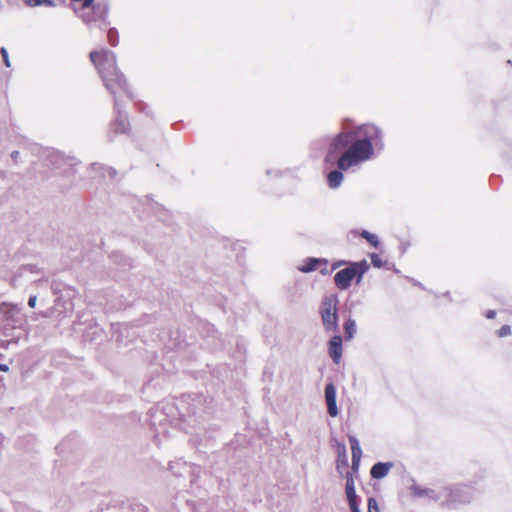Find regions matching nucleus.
<instances>
[{
    "mask_svg": "<svg viewBox=\"0 0 512 512\" xmlns=\"http://www.w3.org/2000/svg\"><path fill=\"white\" fill-rule=\"evenodd\" d=\"M18 157H19V152H18V151H13V152L11 153V158H12L14 161H16V160L18 159Z\"/></svg>",
    "mask_w": 512,
    "mask_h": 512,
    "instance_id": "nucleus-32",
    "label": "nucleus"
},
{
    "mask_svg": "<svg viewBox=\"0 0 512 512\" xmlns=\"http://www.w3.org/2000/svg\"><path fill=\"white\" fill-rule=\"evenodd\" d=\"M497 334L499 337H506L511 334V327L509 325H503L498 331Z\"/></svg>",
    "mask_w": 512,
    "mask_h": 512,
    "instance_id": "nucleus-25",
    "label": "nucleus"
},
{
    "mask_svg": "<svg viewBox=\"0 0 512 512\" xmlns=\"http://www.w3.org/2000/svg\"><path fill=\"white\" fill-rule=\"evenodd\" d=\"M344 331L347 339H352L356 333V322L353 319H348L344 324Z\"/></svg>",
    "mask_w": 512,
    "mask_h": 512,
    "instance_id": "nucleus-18",
    "label": "nucleus"
},
{
    "mask_svg": "<svg viewBox=\"0 0 512 512\" xmlns=\"http://www.w3.org/2000/svg\"><path fill=\"white\" fill-rule=\"evenodd\" d=\"M53 314V309H47L46 311L39 312L40 317L49 318Z\"/></svg>",
    "mask_w": 512,
    "mask_h": 512,
    "instance_id": "nucleus-28",
    "label": "nucleus"
},
{
    "mask_svg": "<svg viewBox=\"0 0 512 512\" xmlns=\"http://www.w3.org/2000/svg\"><path fill=\"white\" fill-rule=\"evenodd\" d=\"M338 298L336 295L325 296L321 302L319 313L323 328L326 332H336L338 330Z\"/></svg>",
    "mask_w": 512,
    "mask_h": 512,
    "instance_id": "nucleus-4",
    "label": "nucleus"
},
{
    "mask_svg": "<svg viewBox=\"0 0 512 512\" xmlns=\"http://www.w3.org/2000/svg\"><path fill=\"white\" fill-rule=\"evenodd\" d=\"M368 512H380V509L378 507V503L375 498L370 497L368 499Z\"/></svg>",
    "mask_w": 512,
    "mask_h": 512,
    "instance_id": "nucleus-22",
    "label": "nucleus"
},
{
    "mask_svg": "<svg viewBox=\"0 0 512 512\" xmlns=\"http://www.w3.org/2000/svg\"><path fill=\"white\" fill-rule=\"evenodd\" d=\"M349 443L352 452V469L353 471H357L360 465L362 450L359 441L355 436H349Z\"/></svg>",
    "mask_w": 512,
    "mask_h": 512,
    "instance_id": "nucleus-13",
    "label": "nucleus"
},
{
    "mask_svg": "<svg viewBox=\"0 0 512 512\" xmlns=\"http://www.w3.org/2000/svg\"><path fill=\"white\" fill-rule=\"evenodd\" d=\"M26 4L28 6H39V5L54 6V1L53 0H26Z\"/></svg>",
    "mask_w": 512,
    "mask_h": 512,
    "instance_id": "nucleus-21",
    "label": "nucleus"
},
{
    "mask_svg": "<svg viewBox=\"0 0 512 512\" xmlns=\"http://www.w3.org/2000/svg\"><path fill=\"white\" fill-rule=\"evenodd\" d=\"M327 264L328 261L326 259L307 258L303 265L299 267V270L303 273H309L316 270L319 266H324L320 271L322 274H328L329 272L326 269Z\"/></svg>",
    "mask_w": 512,
    "mask_h": 512,
    "instance_id": "nucleus-12",
    "label": "nucleus"
},
{
    "mask_svg": "<svg viewBox=\"0 0 512 512\" xmlns=\"http://www.w3.org/2000/svg\"><path fill=\"white\" fill-rule=\"evenodd\" d=\"M82 18H83V20H84L85 22H89V21H90V19L86 18L84 15H82Z\"/></svg>",
    "mask_w": 512,
    "mask_h": 512,
    "instance_id": "nucleus-35",
    "label": "nucleus"
},
{
    "mask_svg": "<svg viewBox=\"0 0 512 512\" xmlns=\"http://www.w3.org/2000/svg\"><path fill=\"white\" fill-rule=\"evenodd\" d=\"M352 121L348 118L341 123V131L332 137L329 143L328 154L345 151L353 141Z\"/></svg>",
    "mask_w": 512,
    "mask_h": 512,
    "instance_id": "nucleus-5",
    "label": "nucleus"
},
{
    "mask_svg": "<svg viewBox=\"0 0 512 512\" xmlns=\"http://www.w3.org/2000/svg\"><path fill=\"white\" fill-rule=\"evenodd\" d=\"M495 316H496V312H495L494 310H489V311H487V313H486V317H487L488 319H493V318H495Z\"/></svg>",
    "mask_w": 512,
    "mask_h": 512,
    "instance_id": "nucleus-30",
    "label": "nucleus"
},
{
    "mask_svg": "<svg viewBox=\"0 0 512 512\" xmlns=\"http://www.w3.org/2000/svg\"><path fill=\"white\" fill-rule=\"evenodd\" d=\"M392 467L393 464L391 462H378L370 470L371 477L373 479H382L387 476Z\"/></svg>",
    "mask_w": 512,
    "mask_h": 512,
    "instance_id": "nucleus-14",
    "label": "nucleus"
},
{
    "mask_svg": "<svg viewBox=\"0 0 512 512\" xmlns=\"http://www.w3.org/2000/svg\"><path fill=\"white\" fill-rule=\"evenodd\" d=\"M266 174H267V176H271L272 174H274L275 176H280V171H278V170L274 171V170L268 169L266 171Z\"/></svg>",
    "mask_w": 512,
    "mask_h": 512,
    "instance_id": "nucleus-29",
    "label": "nucleus"
},
{
    "mask_svg": "<svg viewBox=\"0 0 512 512\" xmlns=\"http://www.w3.org/2000/svg\"><path fill=\"white\" fill-rule=\"evenodd\" d=\"M342 338L334 335L328 342V353L335 364H339L342 357Z\"/></svg>",
    "mask_w": 512,
    "mask_h": 512,
    "instance_id": "nucleus-11",
    "label": "nucleus"
},
{
    "mask_svg": "<svg viewBox=\"0 0 512 512\" xmlns=\"http://www.w3.org/2000/svg\"><path fill=\"white\" fill-rule=\"evenodd\" d=\"M383 149L384 133L379 126L373 123L358 125L353 128V141L338 158L337 166L341 170L360 166L374 159Z\"/></svg>",
    "mask_w": 512,
    "mask_h": 512,
    "instance_id": "nucleus-1",
    "label": "nucleus"
},
{
    "mask_svg": "<svg viewBox=\"0 0 512 512\" xmlns=\"http://www.w3.org/2000/svg\"><path fill=\"white\" fill-rule=\"evenodd\" d=\"M352 266L356 270L357 283H359L365 272L368 270L369 265L365 260H362L360 262H353Z\"/></svg>",
    "mask_w": 512,
    "mask_h": 512,
    "instance_id": "nucleus-17",
    "label": "nucleus"
},
{
    "mask_svg": "<svg viewBox=\"0 0 512 512\" xmlns=\"http://www.w3.org/2000/svg\"><path fill=\"white\" fill-rule=\"evenodd\" d=\"M41 272L32 265L24 266L20 268L11 280L13 287H22L31 283H37L42 281Z\"/></svg>",
    "mask_w": 512,
    "mask_h": 512,
    "instance_id": "nucleus-7",
    "label": "nucleus"
},
{
    "mask_svg": "<svg viewBox=\"0 0 512 512\" xmlns=\"http://www.w3.org/2000/svg\"><path fill=\"white\" fill-rule=\"evenodd\" d=\"M371 263L374 267L381 268L383 266V261L377 254H371Z\"/></svg>",
    "mask_w": 512,
    "mask_h": 512,
    "instance_id": "nucleus-24",
    "label": "nucleus"
},
{
    "mask_svg": "<svg viewBox=\"0 0 512 512\" xmlns=\"http://www.w3.org/2000/svg\"><path fill=\"white\" fill-rule=\"evenodd\" d=\"M112 127L115 130V132H119V133L127 132L128 127H129L127 117L118 111V116H117L115 122L112 124Z\"/></svg>",
    "mask_w": 512,
    "mask_h": 512,
    "instance_id": "nucleus-16",
    "label": "nucleus"
},
{
    "mask_svg": "<svg viewBox=\"0 0 512 512\" xmlns=\"http://www.w3.org/2000/svg\"><path fill=\"white\" fill-rule=\"evenodd\" d=\"M345 264V261H338V262H335L333 265H332V270H335L337 269L338 267L342 266Z\"/></svg>",
    "mask_w": 512,
    "mask_h": 512,
    "instance_id": "nucleus-31",
    "label": "nucleus"
},
{
    "mask_svg": "<svg viewBox=\"0 0 512 512\" xmlns=\"http://www.w3.org/2000/svg\"><path fill=\"white\" fill-rule=\"evenodd\" d=\"M355 277H356V270L352 266V263H351L348 267L338 271L335 274L334 283L338 289L347 290L350 287L351 282Z\"/></svg>",
    "mask_w": 512,
    "mask_h": 512,
    "instance_id": "nucleus-8",
    "label": "nucleus"
},
{
    "mask_svg": "<svg viewBox=\"0 0 512 512\" xmlns=\"http://www.w3.org/2000/svg\"><path fill=\"white\" fill-rule=\"evenodd\" d=\"M0 314L3 316L4 321L11 329L23 328L25 324V316L22 313V308L13 303L2 302L0 304Z\"/></svg>",
    "mask_w": 512,
    "mask_h": 512,
    "instance_id": "nucleus-6",
    "label": "nucleus"
},
{
    "mask_svg": "<svg viewBox=\"0 0 512 512\" xmlns=\"http://www.w3.org/2000/svg\"><path fill=\"white\" fill-rule=\"evenodd\" d=\"M36 303H37V296L36 295L30 296L28 299V306L30 308H35Z\"/></svg>",
    "mask_w": 512,
    "mask_h": 512,
    "instance_id": "nucleus-27",
    "label": "nucleus"
},
{
    "mask_svg": "<svg viewBox=\"0 0 512 512\" xmlns=\"http://www.w3.org/2000/svg\"><path fill=\"white\" fill-rule=\"evenodd\" d=\"M39 317H40L39 312H38V313H33V314L30 316V318H31L32 320H34V321L38 320V318H39Z\"/></svg>",
    "mask_w": 512,
    "mask_h": 512,
    "instance_id": "nucleus-33",
    "label": "nucleus"
},
{
    "mask_svg": "<svg viewBox=\"0 0 512 512\" xmlns=\"http://www.w3.org/2000/svg\"><path fill=\"white\" fill-rule=\"evenodd\" d=\"M413 496L425 498L434 502H441L443 505L452 506L456 504H464L472 499V490L467 486H459L450 488L447 486H439L436 488H425L414 484L410 488Z\"/></svg>",
    "mask_w": 512,
    "mask_h": 512,
    "instance_id": "nucleus-3",
    "label": "nucleus"
},
{
    "mask_svg": "<svg viewBox=\"0 0 512 512\" xmlns=\"http://www.w3.org/2000/svg\"><path fill=\"white\" fill-rule=\"evenodd\" d=\"M345 493L351 512H359L358 496L355 491L354 478L351 473L346 475Z\"/></svg>",
    "mask_w": 512,
    "mask_h": 512,
    "instance_id": "nucleus-9",
    "label": "nucleus"
},
{
    "mask_svg": "<svg viewBox=\"0 0 512 512\" xmlns=\"http://www.w3.org/2000/svg\"><path fill=\"white\" fill-rule=\"evenodd\" d=\"M337 168V170H333L327 175L328 186L332 189L340 187L344 178L342 173L343 170H341L338 166Z\"/></svg>",
    "mask_w": 512,
    "mask_h": 512,
    "instance_id": "nucleus-15",
    "label": "nucleus"
},
{
    "mask_svg": "<svg viewBox=\"0 0 512 512\" xmlns=\"http://www.w3.org/2000/svg\"><path fill=\"white\" fill-rule=\"evenodd\" d=\"M0 53H1V56L3 58V62L5 64L6 67H10L11 64H10V59H9V55H8V51L6 48L2 47L0 49Z\"/></svg>",
    "mask_w": 512,
    "mask_h": 512,
    "instance_id": "nucleus-26",
    "label": "nucleus"
},
{
    "mask_svg": "<svg viewBox=\"0 0 512 512\" xmlns=\"http://www.w3.org/2000/svg\"><path fill=\"white\" fill-rule=\"evenodd\" d=\"M0 371H4V372L8 371V366L5 364H0Z\"/></svg>",
    "mask_w": 512,
    "mask_h": 512,
    "instance_id": "nucleus-34",
    "label": "nucleus"
},
{
    "mask_svg": "<svg viewBox=\"0 0 512 512\" xmlns=\"http://www.w3.org/2000/svg\"><path fill=\"white\" fill-rule=\"evenodd\" d=\"M108 40L112 46L117 45L118 37H117V31L115 29H110L108 31Z\"/></svg>",
    "mask_w": 512,
    "mask_h": 512,
    "instance_id": "nucleus-23",
    "label": "nucleus"
},
{
    "mask_svg": "<svg viewBox=\"0 0 512 512\" xmlns=\"http://www.w3.org/2000/svg\"><path fill=\"white\" fill-rule=\"evenodd\" d=\"M361 236L367 240L372 246H374L375 248L379 246L380 242H379V239H378V236L375 235V234H372L366 230H363L361 232Z\"/></svg>",
    "mask_w": 512,
    "mask_h": 512,
    "instance_id": "nucleus-20",
    "label": "nucleus"
},
{
    "mask_svg": "<svg viewBox=\"0 0 512 512\" xmlns=\"http://www.w3.org/2000/svg\"><path fill=\"white\" fill-rule=\"evenodd\" d=\"M90 59L106 87L114 96L115 110L118 111V95H129V89L126 79L117 67L116 55L107 49H100L90 53Z\"/></svg>",
    "mask_w": 512,
    "mask_h": 512,
    "instance_id": "nucleus-2",
    "label": "nucleus"
},
{
    "mask_svg": "<svg viewBox=\"0 0 512 512\" xmlns=\"http://www.w3.org/2000/svg\"><path fill=\"white\" fill-rule=\"evenodd\" d=\"M3 336L5 338H0V346L7 348L11 344H17L19 340V336L14 335L13 333H4Z\"/></svg>",
    "mask_w": 512,
    "mask_h": 512,
    "instance_id": "nucleus-19",
    "label": "nucleus"
},
{
    "mask_svg": "<svg viewBox=\"0 0 512 512\" xmlns=\"http://www.w3.org/2000/svg\"><path fill=\"white\" fill-rule=\"evenodd\" d=\"M325 401L327 404L328 414L331 417H336L338 415V407L336 402V388L333 383H327L325 386Z\"/></svg>",
    "mask_w": 512,
    "mask_h": 512,
    "instance_id": "nucleus-10",
    "label": "nucleus"
}]
</instances>
